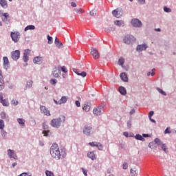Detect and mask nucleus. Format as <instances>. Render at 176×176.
<instances>
[{
    "label": "nucleus",
    "instance_id": "nucleus-57",
    "mask_svg": "<svg viewBox=\"0 0 176 176\" xmlns=\"http://www.w3.org/2000/svg\"><path fill=\"white\" fill-rule=\"evenodd\" d=\"M54 102H55V104L56 105H61V103H60V100L57 101V100H56V99H54Z\"/></svg>",
    "mask_w": 176,
    "mask_h": 176
},
{
    "label": "nucleus",
    "instance_id": "nucleus-24",
    "mask_svg": "<svg viewBox=\"0 0 176 176\" xmlns=\"http://www.w3.org/2000/svg\"><path fill=\"white\" fill-rule=\"evenodd\" d=\"M82 109L83 111H85V112H89V111H90V104H89V102H85L84 104Z\"/></svg>",
    "mask_w": 176,
    "mask_h": 176
},
{
    "label": "nucleus",
    "instance_id": "nucleus-6",
    "mask_svg": "<svg viewBox=\"0 0 176 176\" xmlns=\"http://www.w3.org/2000/svg\"><path fill=\"white\" fill-rule=\"evenodd\" d=\"M10 36L13 42H14L15 43H17V42L20 41L21 36L20 32H11Z\"/></svg>",
    "mask_w": 176,
    "mask_h": 176
},
{
    "label": "nucleus",
    "instance_id": "nucleus-17",
    "mask_svg": "<svg viewBox=\"0 0 176 176\" xmlns=\"http://www.w3.org/2000/svg\"><path fill=\"white\" fill-rule=\"evenodd\" d=\"M72 69L74 74H76V75H78L79 76H82V78H85L87 75L86 72H81L80 73H78V69L73 68Z\"/></svg>",
    "mask_w": 176,
    "mask_h": 176
},
{
    "label": "nucleus",
    "instance_id": "nucleus-38",
    "mask_svg": "<svg viewBox=\"0 0 176 176\" xmlns=\"http://www.w3.org/2000/svg\"><path fill=\"white\" fill-rule=\"evenodd\" d=\"M8 135V133L6 131H5L3 129L1 130V137H3V138H6V136Z\"/></svg>",
    "mask_w": 176,
    "mask_h": 176
},
{
    "label": "nucleus",
    "instance_id": "nucleus-64",
    "mask_svg": "<svg viewBox=\"0 0 176 176\" xmlns=\"http://www.w3.org/2000/svg\"><path fill=\"white\" fill-rule=\"evenodd\" d=\"M71 6H72V8H76V3H75V2H72V3H71Z\"/></svg>",
    "mask_w": 176,
    "mask_h": 176
},
{
    "label": "nucleus",
    "instance_id": "nucleus-15",
    "mask_svg": "<svg viewBox=\"0 0 176 176\" xmlns=\"http://www.w3.org/2000/svg\"><path fill=\"white\" fill-rule=\"evenodd\" d=\"M148 49V45L146 44H142V45H138L136 47V51L137 52H142L144 50H146Z\"/></svg>",
    "mask_w": 176,
    "mask_h": 176
},
{
    "label": "nucleus",
    "instance_id": "nucleus-54",
    "mask_svg": "<svg viewBox=\"0 0 176 176\" xmlns=\"http://www.w3.org/2000/svg\"><path fill=\"white\" fill-rule=\"evenodd\" d=\"M96 14V10H93L92 11H91V12H89L90 16H95Z\"/></svg>",
    "mask_w": 176,
    "mask_h": 176
},
{
    "label": "nucleus",
    "instance_id": "nucleus-26",
    "mask_svg": "<svg viewBox=\"0 0 176 176\" xmlns=\"http://www.w3.org/2000/svg\"><path fill=\"white\" fill-rule=\"evenodd\" d=\"M135 140H138V141H145V138H144V137H142V135H140V134H136L135 135Z\"/></svg>",
    "mask_w": 176,
    "mask_h": 176
},
{
    "label": "nucleus",
    "instance_id": "nucleus-50",
    "mask_svg": "<svg viewBox=\"0 0 176 176\" xmlns=\"http://www.w3.org/2000/svg\"><path fill=\"white\" fill-rule=\"evenodd\" d=\"M81 170L84 174L85 176H87V170L85 169L84 168H81Z\"/></svg>",
    "mask_w": 176,
    "mask_h": 176
},
{
    "label": "nucleus",
    "instance_id": "nucleus-63",
    "mask_svg": "<svg viewBox=\"0 0 176 176\" xmlns=\"http://www.w3.org/2000/svg\"><path fill=\"white\" fill-rule=\"evenodd\" d=\"M161 146L162 149L164 150L167 147V145H166V144L164 143L162 146Z\"/></svg>",
    "mask_w": 176,
    "mask_h": 176
},
{
    "label": "nucleus",
    "instance_id": "nucleus-22",
    "mask_svg": "<svg viewBox=\"0 0 176 176\" xmlns=\"http://www.w3.org/2000/svg\"><path fill=\"white\" fill-rule=\"evenodd\" d=\"M87 156L91 160H97V157L96 156V154L94 153V151L88 153Z\"/></svg>",
    "mask_w": 176,
    "mask_h": 176
},
{
    "label": "nucleus",
    "instance_id": "nucleus-41",
    "mask_svg": "<svg viewBox=\"0 0 176 176\" xmlns=\"http://www.w3.org/2000/svg\"><path fill=\"white\" fill-rule=\"evenodd\" d=\"M96 147L98 148V149L99 150V151H102V149H103V146H102V144H101V143H100V142H98V144H97V146H96Z\"/></svg>",
    "mask_w": 176,
    "mask_h": 176
},
{
    "label": "nucleus",
    "instance_id": "nucleus-36",
    "mask_svg": "<svg viewBox=\"0 0 176 176\" xmlns=\"http://www.w3.org/2000/svg\"><path fill=\"white\" fill-rule=\"evenodd\" d=\"M104 31L106 32H112L113 31H115V28L113 27L106 28L104 29Z\"/></svg>",
    "mask_w": 176,
    "mask_h": 176
},
{
    "label": "nucleus",
    "instance_id": "nucleus-13",
    "mask_svg": "<svg viewBox=\"0 0 176 176\" xmlns=\"http://www.w3.org/2000/svg\"><path fill=\"white\" fill-rule=\"evenodd\" d=\"M33 63H34V64H38V65H41V64L43 63V58L42 56H36L33 59Z\"/></svg>",
    "mask_w": 176,
    "mask_h": 176
},
{
    "label": "nucleus",
    "instance_id": "nucleus-39",
    "mask_svg": "<svg viewBox=\"0 0 176 176\" xmlns=\"http://www.w3.org/2000/svg\"><path fill=\"white\" fill-rule=\"evenodd\" d=\"M164 11L166 13H171L172 10H171V8H167V7H164Z\"/></svg>",
    "mask_w": 176,
    "mask_h": 176
},
{
    "label": "nucleus",
    "instance_id": "nucleus-61",
    "mask_svg": "<svg viewBox=\"0 0 176 176\" xmlns=\"http://www.w3.org/2000/svg\"><path fill=\"white\" fill-rule=\"evenodd\" d=\"M123 135H124V137H126V138H128V137H130L129 135V132H124L123 133Z\"/></svg>",
    "mask_w": 176,
    "mask_h": 176
},
{
    "label": "nucleus",
    "instance_id": "nucleus-34",
    "mask_svg": "<svg viewBox=\"0 0 176 176\" xmlns=\"http://www.w3.org/2000/svg\"><path fill=\"white\" fill-rule=\"evenodd\" d=\"M48 45H52L53 43V37L50 36L49 34L47 36Z\"/></svg>",
    "mask_w": 176,
    "mask_h": 176
},
{
    "label": "nucleus",
    "instance_id": "nucleus-58",
    "mask_svg": "<svg viewBox=\"0 0 176 176\" xmlns=\"http://www.w3.org/2000/svg\"><path fill=\"white\" fill-rule=\"evenodd\" d=\"M142 137H144V138H147L148 137H151V135L146 134V133H143Z\"/></svg>",
    "mask_w": 176,
    "mask_h": 176
},
{
    "label": "nucleus",
    "instance_id": "nucleus-8",
    "mask_svg": "<svg viewBox=\"0 0 176 176\" xmlns=\"http://www.w3.org/2000/svg\"><path fill=\"white\" fill-rule=\"evenodd\" d=\"M40 111L41 113H44L45 116H52V114L50 113V111L49 109H47L46 107L41 105L40 106Z\"/></svg>",
    "mask_w": 176,
    "mask_h": 176
},
{
    "label": "nucleus",
    "instance_id": "nucleus-20",
    "mask_svg": "<svg viewBox=\"0 0 176 176\" xmlns=\"http://www.w3.org/2000/svg\"><path fill=\"white\" fill-rule=\"evenodd\" d=\"M118 90L122 96H126L127 94V90H126V88L124 87H120Z\"/></svg>",
    "mask_w": 176,
    "mask_h": 176
},
{
    "label": "nucleus",
    "instance_id": "nucleus-43",
    "mask_svg": "<svg viewBox=\"0 0 176 176\" xmlns=\"http://www.w3.org/2000/svg\"><path fill=\"white\" fill-rule=\"evenodd\" d=\"M3 127H5V124L2 120H0V130H3Z\"/></svg>",
    "mask_w": 176,
    "mask_h": 176
},
{
    "label": "nucleus",
    "instance_id": "nucleus-29",
    "mask_svg": "<svg viewBox=\"0 0 176 176\" xmlns=\"http://www.w3.org/2000/svg\"><path fill=\"white\" fill-rule=\"evenodd\" d=\"M67 100L68 98H67V96H62V98L59 100L60 104H65V102H67Z\"/></svg>",
    "mask_w": 176,
    "mask_h": 176
},
{
    "label": "nucleus",
    "instance_id": "nucleus-12",
    "mask_svg": "<svg viewBox=\"0 0 176 176\" xmlns=\"http://www.w3.org/2000/svg\"><path fill=\"white\" fill-rule=\"evenodd\" d=\"M112 14L114 17L119 19V17L123 14V12L122 10H119L118 9H116L112 11Z\"/></svg>",
    "mask_w": 176,
    "mask_h": 176
},
{
    "label": "nucleus",
    "instance_id": "nucleus-27",
    "mask_svg": "<svg viewBox=\"0 0 176 176\" xmlns=\"http://www.w3.org/2000/svg\"><path fill=\"white\" fill-rule=\"evenodd\" d=\"M5 89V81L3 78H0V91L1 90H3Z\"/></svg>",
    "mask_w": 176,
    "mask_h": 176
},
{
    "label": "nucleus",
    "instance_id": "nucleus-10",
    "mask_svg": "<svg viewBox=\"0 0 176 176\" xmlns=\"http://www.w3.org/2000/svg\"><path fill=\"white\" fill-rule=\"evenodd\" d=\"M0 103L3 107H9V101L8 99H3V94L2 92H0Z\"/></svg>",
    "mask_w": 176,
    "mask_h": 176
},
{
    "label": "nucleus",
    "instance_id": "nucleus-35",
    "mask_svg": "<svg viewBox=\"0 0 176 176\" xmlns=\"http://www.w3.org/2000/svg\"><path fill=\"white\" fill-rule=\"evenodd\" d=\"M124 64V58H123V57H120L118 60V65H121V67H123Z\"/></svg>",
    "mask_w": 176,
    "mask_h": 176
},
{
    "label": "nucleus",
    "instance_id": "nucleus-7",
    "mask_svg": "<svg viewBox=\"0 0 176 176\" xmlns=\"http://www.w3.org/2000/svg\"><path fill=\"white\" fill-rule=\"evenodd\" d=\"M131 24L135 28H141V27H142V22L138 19H133L131 21Z\"/></svg>",
    "mask_w": 176,
    "mask_h": 176
},
{
    "label": "nucleus",
    "instance_id": "nucleus-60",
    "mask_svg": "<svg viewBox=\"0 0 176 176\" xmlns=\"http://www.w3.org/2000/svg\"><path fill=\"white\" fill-rule=\"evenodd\" d=\"M76 107H80V102H79L78 100H76L75 102Z\"/></svg>",
    "mask_w": 176,
    "mask_h": 176
},
{
    "label": "nucleus",
    "instance_id": "nucleus-2",
    "mask_svg": "<svg viewBox=\"0 0 176 176\" xmlns=\"http://www.w3.org/2000/svg\"><path fill=\"white\" fill-rule=\"evenodd\" d=\"M65 123V116L60 115L57 118H54L50 122V126L54 127V129H60L61 127V124H64Z\"/></svg>",
    "mask_w": 176,
    "mask_h": 176
},
{
    "label": "nucleus",
    "instance_id": "nucleus-14",
    "mask_svg": "<svg viewBox=\"0 0 176 176\" xmlns=\"http://www.w3.org/2000/svg\"><path fill=\"white\" fill-rule=\"evenodd\" d=\"M3 16L4 18H3V21H4V23L6 24H10V16H9V13L6 12L4 14H3Z\"/></svg>",
    "mask_w": 176,
    "mask_h": 176
},
{
    "label": "nucleus",
    "instance_id": "nucleus-23",
    "mask_svg": "<svg viewBox=\"0 0 176 176\" xmlns=\"http://www.w3.org/2000/svg\"><path fill=\"white\" fill-rule=\"evenodd\" d=\"M0 5L3 9H8V1L0 0Z\"/></svg>",
    "mask_w": 176,
    "mask_h": 176
},
{
    "label": "nucleus",
    "instance_id": "nucleus-1",
    "mask_svg": "<svg viewBox=\"0 0 176 176\" xmlns=\"http://www.w3.org/2000/svg\"><path fill=\"white\" fill-rule=\"evenodd\" d=\"M50 155L53 159L60 160L61 157L64 158L67 156V153L63 150L60 151L58 144L54 143L50 147Z\"/></svg>",
    "mask_w": 176,
    "mask_h": 176
},
{
    "label": "nucleus",
    "instance_id": "nucleus-18",
    "mask_svg": "<svg viewBox=\"0 0 176 176\" xmlns=\"http://www.w3.org/2000/svg\"><path fill=\"white\" fill-rule=\"evenodd\" d=\"M29 54H30V50H25V52L23 53V60L25 63H27V61H28V60H29L28 55Z\"/></svg>",
    "mask_w": 176,
    "mask_h": 176
},
{
    "label": "nucleus",
    "instance_id": "nucleus-33",
    "mask_svg": "<svg viewBox=\"0 0 176 176\" xmlns=\"http://www.w3.org/2000/svg\"><path fill=\"white\" fill-rule=\"evenodd\" d=\"M3 65L4 67H6V65L9 64V59L8 58V57L4 56L3 58Z\"/></svg>",
    "mask_w": 176,
    "mask_h": 176
},
{
    "label": "nucleus",
    "instance_id": "nucleus-31",
    "mask_svg": "<svg viewBox=\"0 0 176 176\" xmlns=\"http://www.w3.org/2000/svg\"><path fill=\"white\" fill-rule=\"evenodd\" d=\"M34 29H35V25H29L25 28L24 31H28L30 30H34Z\"/></svg>",
    "mask_w": 176,
    "mask_h": 176
},
{
    "label": "nucleus",
    "instance_id": "nucleus-48",
    "mask_svg": "<svg viewBox=\"0 0 176 176\" xmlns=\"http://www.w3.org/2000/svg\"><path fill=\"white\" fill-rule=\"evenodd\" d=\"M128 167H129V165H128L127 162H124L122 168L124 170H127Z\"/></svg>",
    "mask_w": 176,
    "mask_h": 176
},
{
    "label": "nucleus",
    "instance_id": "nucleus-45",
    "mask_svg": "<svg viewBox=\"0 0 176 176\" xmlns=\"http://www.w3.org/2000/svg\"><path fill=\"white\" fill-rule=\"evenodd\" d=\"M60 69L65 74H67V72H68V70L67 69V67L65 66L60 67Z\"/></svg>",
    "mask_w": 176,
    "mask_h": 176
},
{
    "label": "nucleus",
    "instance_id": "nucleus-16",
    "mask_svg": "<svg viewBox=\"0 0 176 176\" xmlns=\"http://www.w3.org/2000/svg\"><path fill=\"white\" fill-rule=\"evenodd\" d=\"M60 74H61V70H60V69H57V67H54L52 71V75L54 78H58Z\"/></svg>",
    "mask_w": 176,
    "mask_h": 176
},
{
    "label": "nucleus",
    "instance_id": "nucleus-28",
    "mask_svg": "<svg viewBox=\"0 0 176 176\" xmlns=\"http://www.w3.org/2000/svg\"><path fill=\"white\" fill-rule=\"evenodd\" d=\"M154 142H155L158 146H161L164 144L163 142L157 138L154 140Z\"/></svg>",
    "mask_w": 176,
    "mask_h": 176
},
{
    "label": "nucleus",
    "instance_id": "nucleus-9",
    "mask_svg": "<svg viewBox=\"0 0 176 176\" xmlns=\"http://www.w3.org/2000/svg\"><path fill=\"white\" fill-rule=\"evenodd\" d=\"M11 57L14 61H17L20 58V50H15L11 52Z\"/></svg>",
    "mask_w": 176,
    "mask_h": 176
},
{
    "label": "nucleus",
    "instance_id": "nucleus-32",
    "mask_svg": "<svg viewBox=\"0 0 176 176\" xmlns=\"http://www.w3.org/2000/svg\"><path fill=\"white\" fill-rule=\"evenodd\" d=\"M17 122L19 124H21L22 126L25 125V120L23 118H18Z\"/></svg>",
    "mask_w": 176,
    "mask_h": 176
},
{
    "label": "nucleus",
    "instance_id": "nucleus-11",
    "mask_svg": "<svg viewBox=\"0 0 176 176\" xmlns=\"http://www.w3.org/2000/svg\"><path fill=\"white\" fill-rule=\"evenodd\" d=\"M7 152L10 159H14V160H17V155H16L14 150L8 149Z\"/></svg>",
    "mask_w": 176,
    "mask_h": 176
},
{
    "label": "nucleus",
    "instance_id": "nucleus-44",
    "mask_svg": "<svg viewBox=\"0 0 176 176\" xmlns=\"http://www.w3.org/2000/svg\"><path fill=\"white\" fill-rule=\"evenodd\" d=\"M11 104H12V105H14V107H17V105H19V101L16 100H12L11 101Z\"/></svg>",
    "mask_w": 176,
    "mask_h": 176
},
{
    "label": "nucleus",
    "instance_id": "nucleus-52",
    "mask_svg": "<svg viewBox=\"0 0 176 176\" xmlns=\"http://www.w3.org/2000/svg\"><path fill=\"white\" fill-rule=\"evenodd\" d=\"M0 115L2 119H5L6 118V113H5V112H1Z\"/></svg>",
    "mask_w": 176,
    "mask_h": 176
},
{
    "label": "nucleus",
    "instance_id": "nucleus-55",
    "mask_svg": "<svg viewBox=\"0 0 176 176\" xmlns=\"http://www.w3.org/2000/svg\"><path fill=\"white\" fill-rule=\"evenodd\" d=\"M127 127L128 129H131V121H128L127 122Z\"/></svg>",
    "mask_w": 176,
    "mask_h": 176
},
{
    "label": "nucleus",
    "instance_id": "nucleus-25",
    "mask_svg": "<svg viewBox=\"0 0 176 176\" xmlns=\"http://www.w3.org/2000/svg\"><path fill=\"white\" fill-rule=\"evenodd\" d=\"M114 24L118 27H124V21H115Z\"/></svg>",
    "mask_w": 176,
    "mask_h": 176
},
{
    "label": "nucleus",
    "instance_id": "nucleus-3",
    "mask_svg": "<svg viewBox=\"0 0 176 176\" xmlns=\"http://www.w3.org/2000/svg\"><path fill=\"white\" fill-rule=\"evenodd\" d=\"M123 41L126 45H131V43L135 42V37L131 34H127L124 37Z\"/></svg>",
    "mask_w": 176,
    "mask_h": 176
},
{
    "label": "nucleus",
    "instance_id": "nucleus-49",
    "mask_svg": "<svg viewBox=\"0 0 176 176\" xmlns=\"http://www.w3.org/2000/svg\"><path fill=\"white\" fill-rule=\"evenodd\" d=\"M155 113V111H151L149 113H148V118L151 119V118H152L153 116Z\"/></svg>",
    "mask_w": 176,
    "mask_h": 176
},
{
    "label": "nucleus",
    "instance_id": "nucleus-37",
    "mask_svg": "<svg viewBox=\"0 0 176 176\" xmlns=\"http://www.w3.org/2000/svg\"><path fill=\"white\" fill-rule=\"evenodd\" d=\"M74 11L76 12V13H80V14H82V13H85V10H83L82 8H76L74 9Z\"/></svg>",
    "mask_w": 176,
    "mask_h": 176
},
{
    "label": "nucleus",
    "instance_id": "nucleus-30",
    "mask_svg": "<svg viewBox=\"0 0 176 176\" xmlns=\"http://www.w3.org/2000/svg\"><path fill=\"white\" fill-rule=\"evenodd\" d=\"M32 83L33 82L31 80H29L28 81H27L25 88L31 89V87H32Z\"/></svg>",
    "mask_w": 176,
    "mask_h": 176
},
{
    "label": "nucleus",
    "instance_id": "nucleus-53",
    "mask_svg": "<svg viewBox=\"0 0 176 176\" xmlns=\"http://www.w3.org/2000/svg\"><path fill=\"white\" fill-rule=\"evenodd\" d=\"M131 174H133L134 176L137 175V170H134L133 169H131Z\"/></svg>",
    "mask_w": 176,
    "mask_h": 176
},
{
    "label": "nucleus",
    "instance_id": "nucleus-46",
    "mask_svg": "<svg viewBox=\"0 0 176 176\" xmlns=\"http://www.w3.org/2000/svg\"><path fill=\"white\" fill-rule=\"evenodd\" d=\"M164 134H171V131H170V127H167L165 129Z\"/></svg>",
    "mask_w": 176,
    "mask_h": 176
},
{
    "label": "nucleus",
    "instance_id": "nucleus-47",
    "mask_svg": "<svg viewBox=\"0 0 176 176\" xmlns=\"http://www.w3.org/2000/svg\"><path fill=\"white\" fill-rule=\"evenodd\" d=\"M98 144V142H93L89 143V145H90V146H97Z\"/></svg>",
    "mask_w": 176,
    "mask_h": 176
},
{
    "label": "nucleus",
    "instance_id": "nucleus-40",
    "mask_svg": "<svg viewBox=\"0 0 176 176\" xmlns=\"http://www.w3.org/2000/svg\"><path fill=\"white\" fill-rule=\"evenodd\" d=\"M45 175H47V176H54V173H53V172H52V171L46 170L45 171Z\"/></svg>",
    "mask_w": 176,
    "mask_h": 176
},
{
    "label": "nucleus",
    "instance_id": "nucleus-19",
    "mask_svg": "<svg viewBox=\"0 0 176 176\" xmlns=\"http://www.w3.org/2000/svg\"><path fill=\"white\" fill-rule=\"evenodd\" d=\"M91 54H92L93 57L95 59H97L100 57V55L98 54V52L97 51V50H96L94 48L91 49Z\"/></svg>",
    "mask_w": 176,
    "mask_h": 176
},
{
    "label": "nucleus",
    "instance_id": "nucleus-42",
    "mask_svg": "<svg viewBox=\"0 0 176 176\" xmlns=\"http://www.w3.org/2000/svg\"><path fill=\"white\" fill-rule=\"evenodd\" d=\"M56 47H58V49H63V43L61 42H58L56 44H55Z\"/></svg>",
    "mask_w": 176,
    "mask_h": 176
},
{
    "label": "nucleus",
    "instance_id": "nucleus-51",
    "mask_svg": "<svg viewBox=\"0 0 176 176\" xmlns=\"http://www.w3.org/2000/svg\"><path fill=\"white\" fill-rule=\"evenodd\" d=\"M50 83L52 85H56V83H57V80H56V79H51L50 80Z\"/></svg>",
    "mask_w": 176,
    "mask_h": 176
},
{
    "label": "nucleus",
    "instance_id": "nucleus-62",
    "mask_svg": "<svg viewBox=\"0 0 176 176\" xmlns=\"http://www.w3.org/2000/svg\"><path fill=\"white\" fill-rule=\"evenodd\" d=\"M129 113L130 115H134V113H135V110L134 109H132Z\"/></svg>",
    "mask_w": 176,
    "mask_h": 176
},
{
    "label": "nucleus",
    "instance_id": "nucleus-21",
    "mask_svg": "<svg viewBox=\"0 0 176 176\" xmlns=\"http://www.w3.org/2000/svg\"><path fill=\"white\" fill-rule=\"evenodd\" d=\"M120 77L123 82H129V78H127V74H126V73H121Z\"/></svg>",
    "mask_w": 176,
    "mask_h": 176
},
{
    "label": "nucleus",
    "instance_id": "nucleus-59",
    "mask_svg": "<svg viewBox=\"0 0 176 176\" xmlns=\"http://www.w3.org/2000/svg\"><path fill=\"white\" fill-rule=\"evenodd\" d=\"M138 3L140 5H144V3H145V0H138Z\"/></svg>",
    "mask_w": 176,
    "mask_h": 176
},
{
    "label": "nucleus",
    "instance_id": "nucleus-5",
    "mask_svg": "<svg viewBox=\"0 0 176 176\" xmlns=\"http://www.w3.org/2000/svg\"><path fill=\"white\" fill-rule=\"evenodd\" d=\"M104 107L102 105L98 106L97 107H94L93 110V113L96 116H100L104 113Z\"/></svg>",
    "mask_w": 176,
    "mask_h": 176
},
{
    "label": "nucleus",
    "instance_id": "nucleus-56",
    "mask_svg": "<svg viewBox=\"0 0 176 176\" xmlns=\"http://www.w3.org/2000/svg\"><path fill=\"white\" fill-rule=\"evenodd\" d=\"M50 133V131H43V134H44V135L45 136V137H47V133Z\"/></svg>",
    "mask_w": 176,
    "mask_h": 176
},
{
    "label": "nucleus",
    "instance_id": "nucleus-4",
    "mask_svg": "<svg viewBox=\"0 0 176 176\" xmlns=\"http://www.w3.org/2000/svg\"><path fill=\"white\" fill-rule=\"evenodd\" d=\"M94 133L93 127L90 125H85L83 127V134L85 135H87V137H90V135H92Z\"/></svg>",
    "mask_w": 176,
    "mask_h": 176
}]
</instances>
